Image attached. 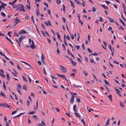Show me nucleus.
Returning <instances> with one entry per match:
<instances>
[{"instance_id":"obj_1","label":"nucleus","mask_w":126,"mask_h":126,"mask_svg":"<svg viewBox=\"0 0 126 126\" xmlns=\"http://www.w3.org/2000/svg\"><path fill=\"white\" fill-rule=\"evenodd\" d=\"M17 9L16 10H18L22 11L23 12H25V10L24 9V6L23 5L19 3L17 4L16 6Z\"/></svg>"},{"instance_id":"obj_2","label":"nucleus","mask_w":126,"mask_h":126,"mask_svg":"<svg viewBox=\"0 0 126 126\" xmlns=\"http://www.w3.org/2000/svg\"><path fill=\"white\" fill-rule=\"evenodd\" d=\"M29 44L31 45L29 47L32 49H34L35 48V46H34V44L33 41V40L32 41L30 39H29Z\"/></svg>"},{"instance_id":"obj_3","label":"nucleus","mask_w":126,"mask_h":126,"mask_svg":"<svg viewBox=\"0 0 126 126\" xmlns=\"http://www.w3.org/2000/svg\"><path fill=\"white\" fill-rule=\"evenodd\" d=\"M60 70L63 72L66 73L67 72V70L66 68L64 67L62 65H60Z\"/></svg>"},{"instance_id":"obj_4","label":"nucleus","mask_w":126,"mask_h":126,"mask_svg":"<svg viewBox=\"0 0 126 126\" xmlns=\"http://www.w3.org/2000/svg\"><path fill=\"white\" fill-rule=\"evenodd\" d=\"M14 22L15 24V26L18 23L21 22V20H19L17 17H16V18L14 19Z\"/></svg>"},{"instance_id":"obj_5","label":"nucleus","mask_w":126,"mask_h":126,"mask_svg":"<svg viewBox=\"0 0 126 126\" xmlns=\"http://www.w3.org/2000/svg\"><path fill=\"white\" fill-rule=\"evenodd\" d=\"M27 32L25 30H23L20 31L18 33L19 34H23L26 33Z\"/></svg>"},{"instance_id":"obj_6","label":"nucleus","mask_w":126,"mask_h":126,"mask_svg":"<svg viewBox=\"0 0 126 126\" xmlns=\"http://www.w3.org/2000/svg\"><path fill=\"white\" fill-rule=\"evenodd\" d=\"M21 62H22V63H25V64H26V65H28V66H29V67L28 68L29 69H31V68H32V67H31L30 65L28 63L25 62H24V61H20Z\"/></svg>"},{"instance_id":"obj_7","label":"nucleus","mask_w":126,"mask_h":126,"mask_svg":"<svg viewBox=\"0 0 126 126\" xmlns=\"http://www.w3.org/2000/svg\"><path fill=\"white\" fill-rule=\"evenodd\" d=\"M74 96L73 95H72L71 96V98L70 99V102L71 103H72L73 102L74 100Z\"/></svg>"},{"instance_id":"obj_8","label":"nucleus","mask_w":126,"mask_h":126,"mask_svg":"<svg viewBox=\"0 0 126 126\" xmlns=\"http://www.w3.org/2000/svg\"><path fill=\"white\" fill-rule=\"evenodd\" d=\"M74 113L77 117L79 118H80V117L79 114L77 113V111H75Z\"/></svg>"},{"instance_id":"obj_9","label":"nucleus","mask_w":126,"mask_h":126,"mask_svg":"<svg viewBox=\"0 0 126 126\" xmlns=\"http://www.w3.org/2000/svg\"><path fill=\"white\" fill-rule=\"evenodd\" d=\"M107 17L109 19V21L110 22L112 23H114V22L115 21H114L113 19L109 17Z\"/></svg>"},{"instance_id":"obj_10","label":"nucleus","mask_w":126,"mask_h":126,"mask_svg":"<svg viewBox=\"0 0 126 126\" xmlns=\"http://www.w3.org/2000/svg\"><path fill=\"white\" fill-rule=\"evenodd\" d=\"M107 96L109 98L110 101H112V95L111 94H110V95H107Z\"/></svg>"},{"instance_id":"obj_11","label":"nucleus","mask_w":126,"mask_h":126,"mask_svg":"<svg viewBox=\"0 0 126 126\" xmlns=\"http://www.w3.org/2000/svg\"><path fill=\"white\" fill-rule=\"evenodd\" d=\"M115 90L116 91L117 93L119 94L120 96L121 95L119 94V93H120L121 92H120L118 89H117L115 87L114 88Z\"/></svg>"},{"instance_id":"obj_12","label":"nucleus","mask_w":126,"mask_h":126,"mask_svg":"<svg viewBox=\"0 0 126 126\" xmlns=\"http://www.w3.org/2000/svg\"><path fill=\"white\" fill-rule=\"evenodd\" d=\"M77 107V106L76 105H73V110L74 112L77 111V110H76V108Z\"/></svg>"},{"instance_id":"obj_13","label":"nucleus","mask_w":126,"mask_h":126,"mask_svg":"<svg viewBox=\"0 0 126 126\" xmlns=\"http://www.w3.org/2000/svg\"><path fill=\"white\" fill-rule=\"evenodd\" d=\"M9 74L7 73H6V76L7 78V79L8 80H9L10 79V78L9 76Z\"/></svg>"},{"instance_id":"obj_14","label":"nucleus","mask_w":126,"mask_h":126,"mask_svg":"<svg viewBox=\"0 0 126 126\" xmlns=\"http://www.w3.org/2000/svg\"><path fill=\"white\" fill-rule=\"evenodd\" d=\"M110 121V119L109 118H108V120L106 122V123L105 125L106 126H107L109 124V121Z\"/></svg>"},{"instance_id":"obj_15","label":"nucleus","mask_w":126,"mask_h":126,"mask_svg":"<svg viewBox=\"0 0 126 126\" xmlns=\"http://www.w3.org/2000/svg\"><path fill=\"white\" fill-rule=\"evenodd\" d=\"M3 88L5 90H6V88L5 84V82L4 81H3Z\"/></svg>"},{"instance_id":"obj_16","label":"nucleus","mask_w":126,"mask_h":126,"mask_svg":"<svg viewBox=\"0 0 126 126\" xmlns=\"http://www.w3.org/2000/svg\"><path fill=\"white\" fill-rule=\"evenodd\" d=\"M73 86L74 87L76 88H78L79 87H81L80 86L76 85L75 84H73Z\"/></svg>"},{"instance_id":"obj_17","label":"nucleus","mask_w":126,"mask_h":126,"mask_svg":"<svg viewBox=\"0 0 126 126\" xmlns=\"http://www.w3.org/2000/svg\"><path fill=\"white\" fill-rule=\"evenodd\" d=\"M82 72L85 74V75L86 76L88 74L86 71L83 70H82Z\"/></svg>"},{"instance_id":"obj_18","label":"nucleus","mask_w":126,"mask_h":126,"mask_svg":"<svg viewBox=\"0 0 126 126\" xmlns=\"http://www.w3.org/2000/svg\"><path fill=\"white\" fill-rule=\"evenodd\" d=\"M40 14L39 10L38 8L36 10V15H39Z\"/></svg>"},{"instance_id":"obj_19","label":"nucleus","mask_w":126,"mask_h":126,"mask_svg":"<svg viewBox=\"0 0 126 126\" xmlns=\"http://www.w3.org/2000/svg\"><path fill=\"white\" fill-rule=\"evenodd\" d=\"M35 112L34 111H32L29 112L28 113V114H32L35 113Z\"/></svg>"},{"instance_id":"obj_20","label":"nucleus","mask_w":126,"mask_h":126,"mask_svg":"<svg viewBox=\"0 0 126 126\" xmlns=\"http://www.w3.org/2000/svg\"><path fill=\"white\" fill-rule=\"evenodd\" d=\"M41 126H46V124L43 121L41 122Z\"/></svg>"},{"instance_id":"obj_21","label":"nucleus","mask_w":126,"mask_h":126,"mask_svg":"<svg viewBox=\"0 0 126 126\" xmlns=\"http://www.w3.org/2000/svg\"><path fill=\"white\" fill-rule=\"evenodd\" d=\"M101 6L104 8L106 9H107V6L105 5H101Z\"/></svg>"},{"instance_id":"obj_22","label":"nucleus","mask_w":126,"mask_h":126,"mask_svg":"<svg viewBox=\"0 0 126 126\" xmlns=\"http://www.w3.org/2000/svg\"><path fill=\"white\" fill-rule=\"evenodd\" d=\"M56 1L58 4H59L61 3V0H56Z\"/></svg>"},{"instance_id":"obj_23","label":"nucleus","mask_w":126,"mask_h":126,"mask_svg":"<svg viewBox=\"0 0 126 126\" xmlns=\"http://www.w3.org/2000/svg\"><path fill=\"white\" fill-rule=\"evenodd\" d=\"M56 34H57V37H58V38L59 39H60V35L59 34V33L58 32H57L56 33Z\"/></svg>"},{"instance_id":"obj_24","label":"nucleus","mask_w":126,"mask_h":126,"mask_svg":"<svg viewBox=\"0 0 126 126\" xmlns=\"http://www.w3.org/2000/svg\"><path fill=\"white\" fill-rule=\"evenodd\" d=\"M104 81L105 83L107 85H109V82L106 80L104 79Z\"/></svg>"},{"instance_id":"obj_25","label":"nucleus","mask_w":126,"mask_h":126,"mask_svg":"<svg viewBox=\"0 0 126 126\" xmlns=\"http://www.w3.org/2000/svg\"><path fill=\"white\" fill-rule=\"evenodd\" d=\"M71 63L72 64V65L74 66H76V63L74 61H71Z\"/></svg>"},{"instance_id":"obj_26","label":"nucleus","mask_w":126,"mask_h":126,"mask_svg":"<svg viewBox=\"0 0 126 126\" xmlns=\"http://www.w3.org/2000/svg\"><path fill=\"white\" fill-rule=\"evenodd\" d=\"M0 75L2 77L4 78H5V75L3 74H2L0 73Z\"/></svg>"},{"instance_id":"obj_27","label":"nucleus","mask_w":126,"mask_h":126,"mask_svg":"<svg viewBox=\"0 0 126 126\" xmlns=\"http://www.w3.org/2000/svg\"><path fill=\"white\" fill-rule=\"evenodd\" d=\"M85 2V1H83L82 3H81L80 5H82L84 6H85V5L84 3Z\"/></svg>"},{"instance_id":"obj_28","label":"nucleus","mask_w":126,"mask_h":126,"mask_svg":"<svg viewBox=\"0 0 126 126\" xmlns=\"http://www.w3.org/2000/svg\"><path fill=\"white\" fill-rule=\"evenodd\" d=\"M91 55L95 56H98V54L96 52H94L93 53L91 54Z\"/></svg>"},{"instance_id":"obj_29","label":"nucleus","mask_w":126,"mask_h":126,"mask_svg":"<svg viewBox=\"0 0 126 126\" xmlns=\"http://www.w3.org/2000/svg\"><path fill=\"white\" fill-rule=\"evenodd\" d=\"M120 106L123 107H124V106L123 105V103L121 101H120Z\"/></svg>"},{"instance_id":"obj_30","label":"nucleus","mask_w":126,"mask_h":126,"mask_svg":"<svg viewBox=\"0 0 126 126\" xmlns=\"http://www.w3.org/2000/svg\"><path fill=\"white\" fill-rule=\"evenodd\" d=\"M70 2L71 4V6L72 7L74 8L75 7V6L73 4V2H72L71 1V0H70Z\"/></svg>"},{"instance_id":"obj_31","label":"nucleus","mask_w":126,"mask_h":126,"mask_svg":"<svg viewBox=\"0 0 126 126\" xmlns=\"http://www.w3.org/2000/svg\"><path fill=\"white\" fill-rule=\"evenodd\" d=\"M108 47H109V48L110 49L111 51H113V49H112L110 45H109Z\"/></svg>"},{"instance_id":"obj_32","label":"nucleus","mask_w":126,"mask_h":126,"mask_svg":"<svg viewBox=\"0 0 126 126\" xmlns=\"http://www.w3.org/2000/svg\"><path fill=\"white\" fill-rule=\"evenodd\" d=\"M78 37L77 39V40H78V41H79V39L80 38V34L79 33H78Z\"/></svg>"},{"instance_id":"obj_33","label":"nucleus","mask_w":126,"mask_h":126,"mask_svg":"<svg viewBox=\"0 0 126 126\" xmlns=\"http://www.w3.org/2000/svg\"><path fill=\"white\" fill-rule=\"evenodd\" d=\"M66 39L67 40H69L70 39V38L69 36H68V35L66 37Z\"/></svg>"},{"instance_id":"obj_34","label":"nucleus","mask_w":126,"mask_h":126,"mask_svg":"<svg viewBox=\"0 0 126 126\" xmlns=\"http://www.w3.org/2000/svg\"><path fill=\"white\" fill-rule=\"evenodd\" d=\"M22 78H23V80L26 81H27V79L26 77H25L23 75L22 76Z\"/></svg>"},{"instance_id":"obj_35","label":"nucleus","mask_w":126,"mask_h":126,"mask_svg":"<svg viewBox=\"0 0 126 126\" xmlns=\"http://www.w3.org/2000/svg\"><path fill=\"white\" fill-rule=\"evenodd\" d=\"M30 101H29V100H28L27 101V104L28 107L30 106Z\"/></svg>"},{"instance_id":"obj_36","label":"nucleus","mask_w":126,"mask_h":126,"mask_svg":"<svg viewBox=\"0 0 126 126\" xmlns=\"http://www.w3.org/2000/svg\"><path fill=\"white\" fill-rule=\"evenodd\" d=\"M0 95H1L2 96H3L4 97H5V94H4V93H2V92H1V93L0 94Z\"/></svg>"},{"instance_id":"obj_37","label":"nucleus","mask_w":126,"mask_h":126,"mask_svg":"<svg viewBox=\"0 0 126 126\" xmlns=\"http://www.w3.org/2000/svg\"><path fill=\"white\" fill-rule=\"evenodd\" d=\"M41 60H44L45 59V57L44 56L43 54H42V57H41Z\"/></svg>"},{"instance_id":"obj_38","label":"nucleus","mask_w":126,"mask_h":126,"mask_svg":"<svg viewBox=\"0 0 126 126\" xmlns=\"http://www.w3.org/2000/svg\"><path fill=\"white\" fill-rule=\"evenodd\" d=\"M12 73L15 76H16V74H17V72L13 73L12 72Z\"/></svg>"},{"instance_id":"obj_39","label":"nucleus","mask_w":126,"mask_h":126,"mask_svg":"<svg viewBox=\"0 0 126 126\" xmlns=\"http://www.w3.org/2000/svg\"><path fill=\"white\" fill-rule=\"evenodd\" d=\"M62 77L65 78V79L68 82V80L67 79L65 78V76L64 75H62Z\"/></svg>"},{"instance_id":"obj_40","label":"nucleus","mask_w":126,"mask_h":126,"mask_svg":"<svg viewBox=\"0 0 126 126\" xmlns=\"http://www.w3.org/2000/svg\"><path fill=\"white\" fill-rule=\"evenodd\" d=\"M23 89L24 90H26V89H27V88L25 85H24L23 86Z\"/></svg>"},{"instance_id":"obj_41","label":"nucleus","mask_w":126,"mask_h":126,"mask_svg":"<svg viewBox=\"0 0 126 126\" xmlns=\"http://www.w3.org/2000/svg\"><path fill=\"white\" fill-rule=\"evenodd\" d=\"M18 109H16V110H15V111H12V115H13L14 114H15V113H16L17 112L16 110H17Z\"/></svg>"},{"instance_id":"obj_42","label":"nucleus","mask_w":126,"mask_h":126,"mask_svg":"<svg viewBox=\"0 0 126 126\" xmlns=\"http://www.w3.org/2000/svg\"><path fill=\"white\" fill-rule=\"evenodd\" d=\"M92 10L93 12L96 11V8L95 7H94L92 8Z\"/></svg>"},{"instance_id":"obj_43","label":"nucleus","mask_w":126,"mask_h":126,"mask_svg":"<svg viewBox=\"0 0 126 126\" xmlns=\"http://www.w3.org/2000/svg\"><path fill=\"white\" fill-rule=\"evenodd\" d=\"M41 33L43 34V35L45 36H46V35L45 33V32H44L43 31H41Z\"/></svg>"},{"instance_id":"obj_44","label":"nucleus","mask_w":126,"mask_h":126,"mask_svg":"<svg viewBox=\"0 0 126 126\" xmlns=\"http://www.w3.org/2000/svg\"><path fill=\"white\" fill-rule=\"evenodd\" d=\"M43 71L45 74V75H46V72L45 70V68H44L43 69Z\"/></svg>"},{"instance_id":"obj_45","label":"nucleus","mask_w":126,"mask_h":126,"mask_svg":"<svg viewBox=\"0 0 126 126\" xmlns=\"http://www.w3.org/2000/svg\"><path fill=\"white\" fill-rule=\"evenodd\" d=\"M15 40H16V41H17V43H18V44H19L18 47H19L20 46V42L16 39H15Z\"/></svg>"},{"instance_id":"obj_46","label":"nucleus","mask_w":126,"mask_h":126,"mask_svg":"<svg viewBox=\"0 0 126 126\" xmlns=\"http://www.w3.org/2000/svg\"><path fill=\"white\" fill-rule=\"evenodd\" d=\"M17 88H19V89H21V87L20 84H18L17 85Z\"/></svg>"},{"instance_id":"obj_47","label":"nucleus","mask_w":126,"mask_h":126,"mask_svg":"<svg viewBox=\"0 0 126 126\" xmlns=\"http://www.w3.org/2000/svg\"><path fill=\"white\" fill-rule=\"evenodd\" d=\"M90 62L92 63H93L95 64L96 63L91 58L90 59Z\"/></svg>"},{"instance_id":"obj_48","label":"nucleus","mask_w":126,"mask_h":126,"mask_svg":"<svg viewBox=\"0 0 126 126\" xmlns=\"http://www.w3.org/2000/svg\"><path fill=\"white\" fill-rule=\"evenodd\" d=\"M1 15L2 16H5V14L3 12H1Z\"/></svg>"},{"instance_id":"obj_49","label":"nucleus","mask_w":126,"mask_h":126,"mask_svg":"<svg viewBox=\"0 0 126 126\" xmlns=\"http://www.w3.org/2000/svg\"><path fill=\"white\" fill-rule=\"evenodd\" d=\"M29 6H28V5H26V6L27 7L28 9L30 10V3H29Z\"/></svg>"},{"instance_id":"obj_50","label":"nucleus","mask_w":126,"mask_h":126,"mask_svg":"<svg viewBox=\"0 0 126 126\" xmlns=\"http://www.w3.org/2000/svg\"><path fill=\"white\" fill-rule=\"evenodd\" d=\"M14 34L15 35L14 36H19V35L16 32H15L14 33Z\"/></svg>"},{"instance_id":"obj_51","label":"nucleus","mask_w":126,"mask_h":126,"mask_svg":"<svg viewBox=\"0 0 126 126\" xmlns=\"http://www.w3.org/2000/svg\"><path fill=\"white\" fill-rule=\"evenodd\" d=\"M112 49H113V51H111V55L112 56L113 55V53H114V48L113 47L112 48Z\"/></svg>"},{"instance_id":"obj_52","label":"nucleus","mask_w":126,"mask_h":126,"mask_svg":"<svg viewBox=\"0 0 126 126\" xmlns=\"http://www.w3.org/2000/svg\"><path fill=\"white\" fill-rule=\"evenodd\" d=\"M11 32L9 31L8 32V33L7 34V35H8L10 37H11V35H10V34H11Z\"/></svg>"},{"instance_id":"obj_53","label":"nucleus","mask_w":126,"mask_h":126,"mask_svg":"<svg viewBox=\"0 0 126 126\" xmlns=\"http://www.w3.org/2000/svg\"><path fill=\"white\" fill-rule=\"evenodd\" d=\"M41 26L43 28V29H45V27L44 26V24L43 23H42V24H41Z\"/></svg>"},{"instance_id":"obj_54","label":"nucleus","mask_w":126,"mask_h":126,"mask_svg":"<svg viewBox=\"0 0 126 126\" xmlns=\"http://www.w3.org/2000/svg\"><path fill=\"white\" fill-rule=\"evenodd\" d=\"M9 62L10 63H11L12 64V65H14V63H13L12 62V61L11 60H9Z\"/></svg>"},{"instance_id":"obj_55","label":"nucleus","mask_w":126,"mask_h":126,"mask_svg":"<svg viewBox=\"0 0 126 126\" xmlns=\"http://www.w3.org/2000/svg\"><path fill=\"white\" fill-rule=\"evenodd\" d=\"M105 2L106 3H108V4H110L111 3V2H110L108 1L105 0Z\"/></svg>"},{"instance_id":"obj_56","label":"nucleus","mask_w":126,"mask_h":126,"mask_svg":"<svg viewBox=\"0 0 126 126\" xmlns=\"http://www.w3.org/2000/svg\"><path fill=\"white\" fill-rule=\"evenodd\" d=\"M79 22H80V23L81 25H83V23L82 22L81 20H80V19L79 20Z\"/></svg>"},{"instance_id":"obj_57","label":"nucleus","mask_w":126,"mask_h":126,"mask_svg":"<svg viewBox=\"0 0 126 126\" xmlns=\"http://www.w3.org/2000/svg\"><path fill=\"white\" fill-rule=\"evenodd\" d=\"M63 47V50H65V47L63 44H62Z\"/></svg>"},{"instance_id":"obj_58","label":"nucleus","mask_w":126,"mask_h":126,"mask_svg":"<svg viewBox=\"0 0 126 126\" xmlns=\"http://www.w3.org/2000/svg\"><path fill=\"white\" fill-rule=\"evenodd\" d=\"M99 21H103V20L102 18V17H100L99 19Z\"/></svg>"},{"instance_id":"obj_59","label":"nucleus","mask_w":126,"mask_h":126,"mask_svg":"<svg viewBox=\"0 0 126 126\" xmlns=\"http://www.w3.org/2000/svg\"><path fill=\"white\" fill-rule=\"evenodd\" d=\"M70 35L71 36V38L73 39L74 38V35L73 34H72L71 33H70Z\"/></svg>"},{"instance_id":"obj_60","label":"nucleus","mask_w":126,"mask_h":126,"mask_svg":"<svg viewBox=\"0 0 126 126\" xmlns=\"http://www.w3.org/2000/svg\"><path fill=\"white\" fill-rule=\"evenodd\" d=\"M44 4L47 7H48V4H47V3H46V2H44Z\"/></svg>"},{"instance_id":"obj_61","label":"nucleus","mask_w":126,"mask_h":126,"mask_svg":"<svg viewBox=\"0 0 126 126\" xmlns=\"http://www.w3.org/2000/svg\"><path fill=\"white\" fill-rule=\"evenodd\" d=\"M81 121L83 123V124H84L85 123L84 120L83 119H81Z\"/></svg>"},{"instance_id":"obj_62","label":"nucleus","mask_w":126,"mask_h":126,"mask_svg":"<svg viewBox=\"0 0 126 126\" xmlns=\"http://www.w3.org/2000/svg\"><path fill=\"white\" fill-rule=\"evenodd\" d=\"M76 3L77 4H79V5H80L81 3L80 2L79 0H77Z\"/></svg>"},{"instance_id":"obj_63","label":"nucleus","mask_w":126,"mask_h":126,"mask_svg":"<svg viewBox=\"0 0 126 126\" xmlns=\"http://www.w3.org/2000/svg\"><path fill=\"white\" fill-rule=\"evenodd\" d=\"M121 86L123 87L124 88V87H125L126 86V85L125 84L123 83H122V84Z\"/></svg>"},{"instance_id":"obj_64","label":"nucleus","mask_w":126,"mask_h":126,"mask_svg":"<svg viewBox=\"0 0 126 126\" xmlns=\"http://www.w3.org/2000/svg\"><path fill=\"white\" fill-rule=\"evenodd\" d=\"M20 37L22 39H23L25 38V37L24 36H21Z\"/></svg>"}]
</instances>
